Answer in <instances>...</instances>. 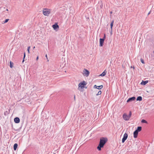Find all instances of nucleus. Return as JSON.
<instances>
[{
	"label": "nucleus",
	"instance_id": "obj_1",
	"mask_svg": "<svg viewBox=\"0 0 154 154\" xmlns=\"http://www.w3.org/2000/svg\"><path fill=\"white\" fill-rule=\"evenodd\" d=\"M108 139L106 137H102L100 139L99 143L97 147V149L99 150H101V149L103 148L107 141Z\"/></svg>",
	"mask_w": 154,
	"mask_h": 154
},
{
	"label": "nucleus",
	"instance_id": "obj_2",
	"mask_svg": "<svg viewBox=\"0 0 154 154\" xmlns=\"http://www.w3.org/2000/svg\"><path fill=\"white\" fill-rule=\"evenodd\" d=\"M51 13L50 10L47 8H44L43 11V14L45 16H48Z\"/></svg>",
	"mask_w": 154,
	"mask_h": 154
},
{
	"label": "nucleus",
	"instance_id": "obj_3",
	"mask_svg": "<svg viewBox=\"0 0 154 154\" xmlns=\"http://www.w3.org/2000/svg\"><path fill=\"white\" fill-rule=\"evenodd\" d=\"M87 84V83L85 81H83L82 82H80L79 85V88L81 87V89L83 88L84 86Z\"/></svg>",
	"mask_w": 154,
	"mask_h": 154
},
{
	"label": "nucleus",
	"instance_id": "obj_4",
	"mask_svg": "<svg viewBox=\"0 0 154 154\" xmlns=\"http://www.w3.org/2000/svg\"><path fill=\"white\" fill-rule=\"evenodd\" d=\"M122 117L123 119L125 121H128L130 119L129 116L126 113H124L123 114Z\"/></svg>",
	"mask_w": 154,
	"mask_h": 154
},
{
	"label": "nucleus",
	"instance_id": "obj_5",
	"mask_svg": "<svg viewBox=\"0 0 154 154\" xmlns=\"http://www.w3.org/2000/svg\"><path fill=\"white\" fill-rule=\"evenodd\" d=\"M83 72V74L85 75H86V76H88L90 73L89 71L85 69H84Z\"/></svg>",
	"mask_w": 154,
	"mask_h": 154
},
{
	"label": "nucleus",
	"instance_id": "obj_6",
	"mask_svg": "<svg viewBox=\"0 0 154 154\" xmlns=\"http://www.w3.org/2000/svg\"><path fill=\"white\" fill-rule=\"evenodd\" d=\"M128 137V135L126 133H125L123 136V137L122 139V142L124 143L125 141L126 140Z\"/></svg>",
	"mask_w": 154,
	"mask_h": 154
},
{
	"label": "nucleus",
	"instance_id": "obj_7",
	"mask_svg": "<svg viewBox=\"0 0 154 154\" xmlns=\"http://www.w3.org/2000/svg\"><path fill=\"white\" fill-rule=\"evenodd\" d=\"M136 99V98L134 97H130L127 100V102H131L132 101H134Z\"/></svg>",
	"mask_w": 154,
	"mask_h": 154
},
{
	"label": "nucleus",
	"instance_id": "obj_8",
	"mask_svg": "<svg viewBox=\"0 0 154 154\" xmlns=\"http://www.w3.org/2000/svg\"><path fill=\"white\" fill-rule=\"evenodd\" d=\"M104 40L100 38V46L102 47L103 45Z\"/></svg>",
	"mask_w": 154,
	"mask_h": 154
},
{
	"label": "nucleus",
	"instance_id": "obj_9",
	"mask_svg": "<svg viewBox=\"0 0 154 154\" xmlns=\"http://www.w3.org/2000/svg\"><path fill=\"white\" fill-rule=\"evenodd\" d=\"M14 122L16 123H18L20 122V119L18 117H16L14 119Z\"/></svg>",
	"mask_w": 154,
	"mask_h": 154
},
{
	"label": "nucleus",
	"instance_id": "obj_10",
	"mask_svg": "<svg viewBox=\"0 0 154 154\" xmlns=\"http://www.w3.org/2000/svg\"><path fill=\"white\" fill-rule=\"evenodd\" d=\"M103 87V86L102 85L97 86L96 85H95L94 86V88H95L97 89H102Z\"/></svg>",
	"mask_w": 154,
	"mask_h": 154
},
{
	"label": "nucleus",
	"instance_id": "obj_11",
	"mask_svg": "<svg viewBox=\"0 0 154 154\" xmlns=\"http://www.w3.org/2000/svg\"><path fill=\"white\" fill-rule=\"evenodd\" d=\"M138 132L135 130L134 132V138H137L138 135Z\"/></svg>",
	"mask_w": 154,
	"mask_h": 154
},
{
	"label": "nucleus",
	"instance_id": "obj_12",
	"mask_svg": "<svg viewBox=\"0 0 154 154\" xmlns=\"http://www.w3.org/2000/svg\"><path fill=\"white\" fill-rule=\"evenodd\" d=\"M52 27L54 29H56L59 28L58 25L57 23H55L52 25Z\"/></svg>",
	"mask_w": 154,
	"mask_h": 154
},
{
	"label": "nucleus",
	"instance_id": "obj_13",
	"mask_svg": "<svg viewBox=\"0 0 154 154\" xmlns=\"http://www.w3.org/2000/svg\"><path fill=\"white\" fill-rule=\"evenodd\" d=\"M107 71L105 70L100 75V76H104L106 74Z\"/></svg>",
	"mask_w": 154,
	"mask_h": 154
},
{
	"label": "nucleus",
	"instance_id": "obj_14",
	"mask_svg": "<svg viewBox=\"0 0 154 154\" xmlns=\"http://www.w3.org/2000/svg\"><path fill=\"white\" fill-rule=\"evenodd\" d=\"M148 82V81H142L140 84L142 85H145Z\"/></svg>",
	"mask_w": 154,
	"mask_h": 154
},
{
	"label": "nucleus",
	"instance_id": "obj_15",
	"mask_svg": "<svg viewBox=\"0 0 154 154\" xmlns=\"http://www.w3.org/2000/svg\"><path fill=\"white\" fill-rule=\"evenodd\" d=\"M142 130V127L141 126H138L137 127V129L135 130L138 132H140Z\"/></svg>",
	"mask_w": 154,
	"mask_h": 154
},
{
	"label": "nucleus",
	"instance_id": "obj_16",
	"mask_svg": "<svg viewBox=\"0 0 154 154\" xmlns=\"http://www.w3.org/2000/svg\"><path fill=\"white\" fill-rule=\"evenodd\" d=\"M18 144L17 143H15L14 145V150H16Z\"/></svg>",
	"mask_w": 154,
	"mask_h": 154
},
{
	"label": "nucleus",
	"instance_id": "obj_17",
	"mask_svg": "<svg viewBox=\"0 0 154 154\" xmlns=\"http://www.w3.org/2000/svg\"><path fill=\"white\" fill-rule=\"evenodd\" d=\"M142 100V97L141 96H138L137 97V101H141Z\"/></svg>",
	"mask_w": 154,
	"mask_h": 154
},
{
	"label": "nucleus",
	"instance_id": "obj_18",
	"mask_svg": "<svg viewBox=\"0 0 154 154\" xmlns=\"http://www.w3.org/2000/svg\"><path fill=\"white\" fill-rule=\"evenodd\" d=\"M114 22V21L113 20H112L110 24V28L112 29V28L113 26Z\"/></svg>",
	"mask_w": 154,
	"mask_h": 154
},
{
	"label": "nucleus",
	"instance_id": "obj_19",
	"mask_svg": "<svg viewBox=\"0 0 154 154\" xmlns=\"http://www.w3.org/2000/svg\"><path fill=\"white\" fill-rule=\"evenodd\" d=\"M10 67L11 68H12L13 67V65L14 64L12 62H11V61H10Z\"/></svg>",
	"mask_w": 154,
	"mask_h": 154
},
{
	"label": "nucleus",
	"instance_id": "obj_20",
	"mask_svg": "<svg viewBox=\"0 0 154 154\" xmlns=\"http://www.w3.org/2000/svg\"><path fill=\"white\" fill-rule=\"evenodd\" d=\"M141 122L142 123H146V124L148 123V122L147 121H146V120L144 119H142L141 121Z\"/></svg>",
	"mask_w": 154,
	"mask_h": 154
},
{
	"label": "nucleus",
	"instance_id": "obj_21",
	"mask_svg": "<svg viewBox=\"0 0 154 154\" xmlns=\"http://www.w3.org/2000/svg\"><path fill=\"white\" fill-rule=\"evenodd\" d=\"M131 115H132L131 112V111H130L129 112V114L128 115L129 116V117H130V118L131 117Z\"/></svg>",
	"mask_w": 154,
	"mask_h": 154
},
{
	"label": "nucleus",
	"instance_id": "obj_22",
	"mask_svg": "<svg viewBox=\"0 0 154 154\" xmlns=\"http://www.w3.org/2000/svg\"><path fill=\"white\" fill-rule=\"evenodd\" d=\"M101 93H102V92L101 91H99L97 94H96V95H100L101 94Z\"/></svg>",
	"mask_w": 154,
	"mask_h": 154
},
{
	"label": "nucleus",
	"instance_id": "obj_23",
	"mask_svg": "<svg viewBox=\"0 0 154 154\" xmlns=\"http://www.w3.org/2000/svg\"><path fill=\"white\" fill-rule=\"evenodd\" d=\"M25 56H26L25 53L24 52V56H23V61H22L23 62L24 61V58H25Z\"/></svg>",
	"mask_w": 154,
	"mask_h": 154
},
{
	"label": "nucleus",
	"instance_id": "obj_24",
	"mask_svg": "<svg viewBox=\"0 0 154 154\" xmlns=\"http://www.w3.org/2000/svg\"><path fill=\"white\" fill-rule=\"evenodd\" d=\"M105 38H106V34H104L103 38H101V39H103V40H104V41Z\"/></svg>",
	"mask_w": 154,
	"mask_h": 154
},
{
	"label": "nucleus",
	"instance_id": "obj_25",
	"mask_svg": "<svg viewBox=\"0 0 154 154\" xmlns=\"http://www.w3.org/2000/svg\"><path fill=\"white\" fill-rule=\"evenodd\" d=\"M140 61L143 64H144L145 63L143 60L142 58L140 59Z\"/></svg>",
	"mask_w": 154,
	"mask_h": 154
},
{
	"label": "nucleus",
	"instance_id": "obj_26",
	"mask_svg": "<svg viewBox=\"0 0 154 154\" xmlns=\"http://www.w3.org/2000/svg\"><path fill=\"white\" fill-rule=\"evenodd\" d=\"M30 46L28 47V48H27V51H28V53H29V49H30Z\"/></svg>",
	"mask_w": 154,
	"mask_h": 154
},
{
	"label": "nucleus",
	"instance_id": "obj_27",
	"mask_svg": "<svg viewBox=\"0 0 154 154\" xmlns=\"http://www.w3.org/2000/svg\"><path fill=\"white\" fill-rule=\"evenodd\" d=\"M9 20V19H6L4 21V23H7L8 20Z\"/></svg>",
	"mask_w": 154,
	"mask_h": 154
},
{
	"label": "nucleus",
	"instance_id": "obj_28",
	"mask_svg": "<svg viewBox=\"0 0 154 154\" xmlns=\"http://www.w3.org/2000/svg\"><path fill=\"white\" fill-rule=\"evenodd\" d=\"M103 5L102 4L101 5H100V8H102L103 7Z\"/></svg>",
	"mask_w": 154,
	"mask_h": 154
},
{
	"label": "nucleus",
	"instance_id": "obj_29",
	"mask_svg": "<svg viewBox=\"0 0 154 154\" xmlns=\"http://www.w3.org/2000/svg\"><path fill=\"white\" fill-rule=\"evenodd\" d=\"M110 32L111 34H112V29H111V30Z\"/></svg>",
	"mask_w": 154,
	"mask_h": 154
},
{
	"label": "nucleus",
	"instance_id": "obj_30",
	"mask_svg": "<svg viewBox=\"0 0 154 154\" xmlns=\"http://www.w3.org/2000/svg\"><path fill=\"white\" fill-rule=\"evenodd\" d=\"M74 100H75V95H74Z\"/></svg>",
	"mask_w": 154,
	"mask_h": 154
},
{
	"label": "nucleus",
	"instance_id": "obj_31",
	"mask_svg": "<svg viewBox=\"0 0 154 154\" xmlns=\"http://www.w3.org/2000/svg\"><path fill=\"white\" fill-rule=\"evenodd\" d=\"M151 13V11H150L149 12V13H148V15L149 14H150Z\"/></svg>",
	"mask_w": 154,
	"mask_h": 154
},
{
	"label": "nucleus",
	"instance_id": "obj_32",
	"mask_svg": "<svg viewBox=\"0 0 154 154\" xmlns=\"http://www.w3.org/2000/svg\"><path fill=\"white\" fill-rule=\"evenodd\" d=\"M45 57H46L47 59L48 60V58H47V54H46Z\"/></svg>",
	"mask_w": 154,
	"mask_h": 154
},
{
	"label": "nucleus",
	"instance_id": "obj_33",
	"mask_svg": "<svg viewBox=\"0 0 154 154\" xmlns=\"http://www.w3.org/2000/svg\"><path fill=\"white\" fill-rule=\"evenodd\" d=\"M38 56L36 58V60H38Z\"/></svg>",
	"mask_w": 154,
	"mask_h": 154
},
{
	"label": "nucleus",
	"instance_id": "obj_34",
	"mask_svg": "<svg viewBox=\"0 0 154 154\" xmlns=\"http://www.w3.org/2000/svg\"><path fill=\"white\" fill-rule=\"evenodd\" d=\"M112 11H110V14H112Z\"/></svg>",
	"mask_w": 154,
	"mask_h": 154
},
{
	"label": "nucleus",
	"instance_id": "obj_35",
	"mask_svg": "<svg viewBox=\"0 0 154 154\" xmlns=\"http://www.w3.org/2000/svg\"><path fill=\"white\" fill-rule=\"evenodd\" d=\"M6 11H8V9H6Z\"/></svg>",
	"mask_w": 154,
	"mask_h": 154
},
{
	"label": "nucleus",
	"instance_id": "obj_36",
	"mask_svg": "<svg viewBox=\"0 0 154 154\" xmlns=\"http://www.w3.org/2000/svg\"><path fill=\"white\" fill-rule=\"evenodd\" d=\"M35 48V47H33V49H34Z\"/></svg>",
	"mask_w": 154,
	"mask_h": 154
},
{
	"label": "nucleus",
	"instance_id": "obj_37",
	"mask_svg": "<svg viewBox=\"0 0 154 154\" xmlns=\"http://www.w3.org/2000/svg\"><path fill=\"white\" fill-rule=\"evenodd\" d=\"M153 53H154V50L153 51Z\"/></svg>",
	"mask_w": 154,
	"mask_h": 154
}]
</instances>
